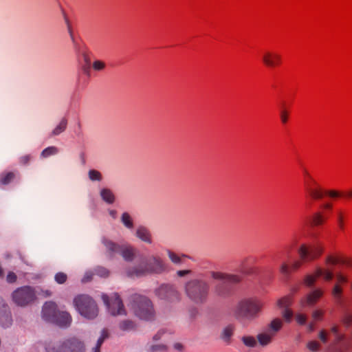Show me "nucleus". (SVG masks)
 Instances as JSON below:
<instances>
[{
    "instance_id": "obj_1",
    "label": "nucleus",
    "mask_w": 352,
    "mask_h": 352,
    "mask_svg": "<svg viewBox=\"0 0 352 352\" xmlns=\"http://www.w3.org/2000/svg\"><path fill=\"white\" fill-rule=\"evenodd\" d=\"M324 252V248L320 244L312 245L301 243L297 253L299 259L289 263L283 261L279 267V272L285 277H289L293 272L298 271L305 263H311L319 258Z\"/></svg>"
},
{
    "instance_id": "obj_2",
    "label": "nucleus",
    "mask_w": 352,
    "mask_h": 352,
    "mask_svg": "<svg viewBox=\"0 0 352 352\" xmlns=\"http://www.w3.org/2000/svg\"><path fill=\"white\" fill-rule=\"evenodd\" d=\"M324 264V267L318 266L311 274L305 276L303 283L306 286L313 287L320 278L326 282L331 281L334 278L333 267L338 265H349V260L340 253L335 252L325 256Z\"/></svg>"
},
{
    "instance_id": "obj_3",
    "label": "nucleus",
    "mask_w": 352,
    "mask_h": 352,
    "mask_svg": "<svg viewBox=\"0 0 352 352\" xmlns=\"http://www.w3.org/2000/svg\"><path fill=\"white\" fill-rule=\"evenodd\" d=\"M185 290L191 300L197 304H202L208 299L210 286L204 280L195 279L186 283Z\"/></svg>"
},
{
    "instance_id": "obj_4",
    "label": "nucleus",
    "mask_w": 352,
    "mask_h": 352,
    "mask_svg": "<svg viewBox=\"0 0 352 352\" xmlns=\"http://www.w3.org/2000/svg\"><path fill=\"white\" fill-rule=\"evenodd\" d=\"M73 302L78 313L87 319H94L98 314L96 302L87 295H78L74 298Z\"/></svg>"
},
{
    "instance_id": "obj_5",
    "label": "nucleus",
    "mask_w": 352,
    "mask_h": 352,
    "mask_svg": "<svg viewBox=\"0 0 352 352\" xmlns=\"http://www.w3.org/2000/svg\"><path fill=\"white\" fill-rule=\"evenodd\" d=\"M303 187L306 197L312 201L324 197L325 190L307 170L303 171Z\"/></svg>"
},
{
    "instance_id": "obj_6",
    "label": "nucleus",
    "mask_w": 352,
    "mask_h": 352,
    "mask_svg": "<svg viewBox=\"0 0 352 352\" xmlns=\"http://www.w3.org/2000/svg\"><path fill=\"white\" fill-rule=\"evenodd\" d=\"M165 270V265L159 257H152L147 263H141L133 270H129L126 274L131 277H139L149 273H160Z\"/></svg>"
},
{
    "instance_id": "obj_7",
    "label": "nucleus",
    "mask_w": 352,
    "mask_h": 352,
    "mask_svg": "<svg viewBox=\"0 0 352 352\" xmlns=\"http://www.w3.org/2000/svg\"><path fill=\"white\" fill-rule=\"evenodd\" d=\"M263 302L256 298L242 300L236 307V314L240 317L254 318L262 310Z\"/></svg>"
},
{
    "instance_id": "obj_8",
    "label": "nucleus",
    "mask_w": 352,
    "mask_h": 352,
    "mask_svg": "<svg viewBox=\"0 0 352 352\" xmlns=\"http://www.w3.org/2000/svg\"><path fill=\"white\" fill-rule=\"evenodd\" d=\"M133 309L139 318L144 320H151L154 316L153 305L147 298L135 294L133 297Z\"/></svg>"
},
{
    "instance_id": "obj_9",
    "label": "nucleus",
    "mask_w": 352,
    "mask_h": 352,
    "mask_svg": "<svg viewBox=\"0 0 352 352\" xmlns=\"http://www.w3.org/2000/svg\"><path fill=\"white\" fill-rule=\"evenodd\" d=\"M12 296L14 303L21 307L27 306L36 299V290L30 286L18 288L12 293Z\"/></svg>"
},
{
    "instance_id": "obj_10",
    "label": "nucleus",
    "mask_w": 352,
    "mask_h": 352,
    "mask_svg": "<svg viewBox=\"0 0 352 352\" xmlns=\"http://www.w3.org/2000/svg\"><path fill=\"white\" fill-rule=\"evenodd\" d=\"M210 276L213 279L223 282V284L217 285L215 288V292L219 296H223L226 294L224 286L225 283L235 284L239 283L242 280V276L240 275L227 274L221 272H211Z\"/></svg>"
},
{
    "instance_id": "obj_11",
    "label": "nucleus",
    "mask_w": 352,
    "mask_h": 352,
    "mask_svg": "<svg viewBox=\"0 0 352 352\" xmlns=\"http://www.w3.org/2000/svg\"><path fill=\"white\" fill-rule=\"evenodd\" d=\"M102 243L110 255L115 253H120L126 261L132 260L135 255V250L131 246L125 245L121 247L106 238L102 239Z\"/></svg>"
},
{
    "instance_id": "obj_12",
    "label": "nucleus",
    "mask_w": 352,
    "mask_h": 352,
    "mask_svg": "<svg viewBox=\"0 0 352 352\" xmlns=\"http://www.w3.org/2000/svg\"><path fill=\"white\" fill-rule=\"evenodd\" d=\"M334 277H336V282L331 289V295L335 302L338 305H341L343 303L344 290L342 285L347 283L349 278L347 275L342 272H337L336 274H334Z\"/></svg>"
},
{
    "instance_id": "obj_13",
    "label": "nucleus",
    "mask_w": 352,
    "mask_h": 352,
    "mask_svg": "<svg viewBox=\"0 0 352 352\" xmlns=\"http://www.w3.org/2000/svg\"><path fill=\"white\" fill-rule=\"evenodd\" d=\"M102 300L106 304L109 312L111 315L117 316L125 314L124 305L118 294H114L111 297L104 294L102 295Z\"/></svg>"
},
{
    "instance_id": "obj_14",
    "label": "nucleus",
    "mask_w": 352,
    "mask_h": 352,
    "mask_svg": "<svg viewBox=\"0 0 352 352\" xmlns=\"http://www.w3.org/2000/svg\"><path fill=\"white\" fill-rule=\"evenodd\" d=\"M261 61L268 68H276L282 65L283 57L278 51L266 50L262 53Z\"/></svg>"
},
{
    "instance_id": "obj_15",
    "label": "nucleus",
    "mask_w": 352,
    "mask_h": 352,
    "mask_svg": "<svg viewBox=\"0 0 352 352\" xmlns=\"http://www.w3.org/2000/svg\"><path fill=\"white\" fill-rule=\"evenodd\" d=\"M157 295L162 299H166L170 301L178 300L179 294L176 289L170 285H163L157 290Z\"/></svg>"
},
{
    "instance_id": "obj_16",
    "label": "nucleus",
    "mask_w": 352,
    "mask_h": 352,
    "mask_svg": "<svg viewBox=\"0 0 352 352\" xmlns=\"http://www.w3.org/2000/svg\"><path fill=\"white\" fill-rule=\"evenodd\" d=\"M292 301V295L284 296L277 301V307L283 309V316L287 322H290L293 317V311L289 309Z\"/></svg>"
},
{
    "instance_id": "obj_17",
    "label": "nucleus",
    "mask_w": 352,
    "mask_h": 352,
    "mask_svg": "<svg viewBox=\"0 0 352 352\" xmlns=\"http://www.w3.org/2000/svg\"><path fill=\"white\" fill-rule=\"evenodd\" d=\"M324 293V292L322 288H317L313 290L301 299V306L304 307L314 305L323 296Z\"/></svg>"
},
{
    "instance_id": "obj_18",
    "label": "nucleus",
    "mask_w": 352,
    "mask_h": 352,
    "mask_svg": "<svg viewBox=\"0 0 352 352\" xmlns=\"http://www.w3.org/2000/svg\"><path fill=\"white\" fill-rule=\"evenodd\" d=\"M43 317L49 322H54L56 320V316H58L59 310L55 302L49 301L46 302L43 307Z\"/></svg>"
},
{
    "instance_id": "obj_19",
    "label": "nucleus",
    "mask_w": 352,
    "mask_h": 352,
    "mask_svg": "<svg viewBox=\"0 0 352 352\" xmlns=\"http://www.w3.org/2000/svg\"><path fill=\"white\" fill-rule=\"evenodd\" d=\"M349 220L348 212L344 209H338L336 212L335 221L339 232H344Z\"/></svg>"
},
{
    "instance_id": "obj_20",
    "label": "nucleus",
    "mask_w": 352,
    "mask_h": 352,
    "mask_svg": "<svg viewBox=\"0 0 352 352\" xmlns=\"http://www.w3.org/2000/svg\"><path fill=\"white\" fill-rule=\"evenodd\" d=\"M64 343L68 352H85L84 344L76 338L64 340Z\"/></svg>"
},
{
    "instance_id": "obj_21",
    "label": "nucleus",
    "mask_w": 352,
    "mask_h": 352,
    "mask_svg": "<svg viewBox=\"0 0 352 352\" xmlns=\"http://www.w3.org/2000/svg\"><path fill=\"white\" fill-rule=\"evenodd\" d=\"M45 349L46 352H68L65 348L64 340H58L56 338L47 342Z\"/></svg>"
},
{
    "instance_id": "obj_22",
    "label": "nucleus",
    "mask_w": 352,
    "mask_h": 352,
    "mask_svg": "<svg viewBox=\"0 0 352 352\" xmlns=\"http://www.w3.org/2000/svg\"><path fill=\"white\" fill-rule=\"evenodd\" d=\"M328 218V215L322 211L315 212L311 218V225L316 228L322 227L327 222Z\"/></svg>"
},
{
    "instance_id": "obj_23",
    "label": "nucleus",
    "mask_w": 352,
    "mask_h": 352,
    "mask_svg": "<svg viewBox=\"0 0 352 352\" xmlns=\"http://www.w3.org/2000/svg\"><path fill=\"white\" fill-rule=\"evenodd\" d=\"M56 319L53 323L57 324L60 327H67L72 322V316L67 311H59L58 316H56Z\"/></svg>"
},
{
    "instance_id": "obj_24",
    "label": "nucleus",
    "mask_w": 352,
    "mask_h": 352,
    "mask_svg": "<svg viewBox=\"0 0 352 352\" xmlns=\"http://www.w3.org/2000/svg\"><path fill=\"white\" fill-rule=\"evenodd\" d=\"M248 258H245L241 263L239 271L245 275H254L257 274V268L253 266H248L247 262Z\"/></svg>"
},
{
    "instance_id": "obj_25",
    "label": "nucleus",
    "mask_w": 352,
    "mask_h": 352,
    "mask_svg": "<svg viewBox=\"0 0 352 352\" xmlns=\"http://www.w3.org/2000/svg\"><path fill=\"white\" fill-rule=\"evenodd\" d=\"M275 336L267 329L258 335V340L262 346L270 344Z\"/></svg>"
},
{
    "instance_id": "obj_26",
    "label": "nucleus",
    "mask_w": 352,
    "mask_h": 352,
    "mask_svg": "<svg viewBox=\"0 0 352 352\" xmlns=\"http://www.w3.org/2000/svg\"><path fill=\"white\" fill-rule=\"evenodd\" d=\"M282 320L280 318H275L270 322L267 330L270 331L274 336H276L277 332L282 328Z\"/></svg>"
},
{
    "instance_id": "obj_27",
    "label": "nucleus",
    "mask_w": 352,
    "mask_h": 352,
    "mask_svg": "<svg viewBox=\"0 0 352 352\" xmlns=\"http://www.w3.org/2000/svg\"><path fill=\"white\" fill-rule=\"evenodd\" d=\"M136 234L137 236L142 240L148 243L151 242L150 233L146 228H138Z\"/></svg>"
},
{
    "instance_id": "obj_28",
    "label": "nucleus",
    "mask_w": 352,
    "mask_h": 352,
    "mask_svg": "<svg viewBox=\"0 0 352 352\" xmlns=\"http://www.w3.org/2000/svg\"><path fill=\"white\" fill-rule=\"evenodd\" d=\"M101 197L104 201L109 204H112L115 200V197L112 191L108 188H104L100 192Z\"/></svg>"
},
{
    "instance_id": "obj_29",
    "label": "nucleus",
    "mask_w": 352,
    "mask_h": 352,
    "mask_svg": "<svg viewBox=\"0 0 352 352\" xmlns=\"http://www.w3.org/2000/svg\"><path fill=\"white\" fill-rule=\"evenodd\" d=\"M135 328V324L130 320H125L120 322L119 329L122 331H129Z\"/></svg>"
},
{
    "instance_id": "obj_30",
    "label": "nucleus",
    "mask_w": 352,
    "mask_h": 352,
    "mask_svg": "<svg viewBox=\"0 0 352 352\" xmlns=\"http://www.w3.org/2000/svg\"><path fill=\"white\" fill-rule=\"evenodd\" d=\"M341 322L346 328L350 327L352 324V311H346L342 317Z\"/></svg>"
},
{
    "instance_id": "obj_31",
    "label": "nucleus",
    "mask_w": 352,
    "mask_h": 352,
    "mask_svg": "<svg viewBox=\"0 0 352 352\" xmlns=\"http://www.w3.org/2000/svg\"><path fill=\"white\" fill-rule=\"evenodd\" d=\"M15 177L14 172H5L0 175V182L3 184H8Z\"/></svg>"
},
{
    "instance_id": "obj_32",
    "label": "nucleus",
    "mask_w": 352,
    "mask_h": 352,
    "mask_svg": "<svg viewBox=\"0 0 352 352\" xmlns=\"http://www.w3.org/2000/svg\"><path fill=\"white\" fill-rule=\"evenodd\" d=\"M168 256H169L170 259L173 263H175L176 264L182 263L184 261V259L186 258H187V256L186 255L179 256V254L175 253L170 250H168Z\"/></svg>"
},
{
    "instance_id": "obj_33",
    "label": "nucleus",
    "mask_w": 352,
    "mask_h": 352,
    "mask_svg": "<svg viewBox=\"0 0 352 352\" xmlns=\"http://www.w3.org/2000/svg\"><path fill=\"white\" fill-rule=\"evenodd\" d=\"M324 196H327L333 199H337L343 197V192L334 189H329L325 190Z\"/></svg>"
},
{
    "instance_id": "obj_34",
    "label": "nucleus",
    "mask_w": 352,
    "mask_h": 352,
    "mask_svg": "<svg viewBox=\"0 0 352 352\" xmlns=\"http://www.w3.org/2000/svg\"><path fill=\"white\" fill-rule=\"evenodd\" d=\"M58 152V148L56 146H50L44 149L41 153V157L46 158L51 155H56Z\"/></svg>"
},
{
    "instance_id": "obj_35",
    "label": "nucleus",
    "mask_w": 352,
    "mask_h": 352,
    "mask_svg": "<svg viewBox=\"0 0 352 352\" xmlns=\"http://www.w3.org/2000/svg\"><path fill=\"white\" fill-rule=\"evenodd\" d=\"M67 124V120L63 119L60 122L58 125L52 131V135H57L61 133L62 132H63L66 129Z\"/></svg>"
},
{
    "instance_id": "obj_36",
    "label": "nucleus",
    "mask_w": 352,
    "mask_h": 352,
    "mask_svg": "<svg viewBox=\"0 0 352 352\" xmlns=\"http://www.w3.org/2000/svg\"><path fill=\"white\" fill-rule=\"evenodd\" d=\"M109 337V332L107 329H103L102 331L101 337L98 339L97 345L94 349V352H100V348L103 343L104 340Z\"/></svg>"
},
{
    "instance_id": "obj_37",
    "label": "nucleus",
    "mask_w": 352,
    "mask_h": 352,
    "mask_svg": "<svg viewBox=\"0 0 352 352\" xmlns=\"http://www.w3.org/2000/svg\"><path fill=\"white\" fill-rule=\"evenodd\" d=\"M107 65L104 61L96 60L92 63V68L94 71L101 72L105 69Z\"/></svg>"
},
{
    "instance_id": "obj_38",
    "label": "nucleus",
    "mask_w": 352,
    "mask_h": 352,
    "mask_svg": "<svg viewBox=\"0 0 352 352\" xmlns=\"http://www.w3.org/2000/svg\"><path fill=\"white\" fill-rule=\"evenodd\" d=\"M324 310L322 309H317L312 312L311 316L314 320L321 321L324 318Z\"/></svg>"
},
{
    "instance_id": "obj_39",
    "label": "nucleus",
    "mask_w": 352,
    "mask_h": 352,
    "mask_svg": "<svg viewBox=\"0 0 352 352\" xmlns=\"http://www.w3.org/2000/svg\"><path fill=\"white\" fill-rule=\"evenodd\" d=\"M333 205L332 203L329 201L323 202L320 205V209L322 212L326 213L328 215V213L331 212L333 210Z\"/></svg>"
},
{
    "instance_id": "obj_40",
    "label": "nucleus",
    "mask_w": 352,
    "mask_h": 352,
    "mask_svg": "<svg viewBox=\"0 0 352 352\" xmlns=\"http://www.w3.org/2000/svg\"><path fill=\"white\" fill-rule=\"evenodd\" d=\"M307 347L311 351L316 352L320 350V344L319 342L316 340H311L309 341L307 344Z\"/></svg>"
},
{
    "instance_id": "obj_41",
    "label": "nucleus",
    "mask_w": 352,
    "mask_h": 352,
    "mask_svg": "<svg viewBox=\"0 0 352 352\" xmlns=\"http://www.w3.org/2000/svg\"><path fill=\"white\" fill-rule=\"evenodd\" d=\"M122 221L123 223L129 228H133V221L130 217V215L124 212L122 216Z\"/></svg>"
},
{
    "instance_id": "obj_42",
    "label": "nucleus",
    "mask_w": 352,
    "mask_h": 352,
    "mask_svg": "<svg viewBox=\"0 0 352 352\" xmlns=\"http://www.w3.org/2000/svg\"><path fill=\"white\" fill-rule=\"evenodd\" d=\"M55 280L58 284H63L67 279V276L63 272H58L55 275Z\"/></svg>"
},
{
    "instance_id": "obj_43",
    "label": "nucleus",
    "mask_w": 352,
    "mask_h": 352,
    "mask_svg": "<svg viewBox=\"0 0 352 352\" xmlns=\"http://www.w3.org/2000/svg\"><path fill=\"white\" fill-rule=\"evenodd\" d=\"M243 343L248 346H255L256 344V340L254 337L245 336L243 338Z\"/></svg>"
},
{
    "instance_id": "obj_44",
    "label": "nucleus",
    "mask_w": 352,
    "mask_h": 352,
    "mask_svg": "<svg viewBox=\"0 0 352 352\" xmlns=\"http://www.w3.org/2000/svg\"><path fill=\"white\" fill-rule=\"evenodd\" d=\"M329 333L327 330L322 329L320 331L318 337L321 342L325 344L329 340Z\"/></svg>"
},
{
    "instance_id": "obj_45",
    "label": "nucleus",
    "mask_w": 352,
    "mask_h": 352,
    "mask_svg": "<svg viewBox=\"0 0 352 352\" xmlns=\"http://www.w3.org/2000/svg\"><path fill=\"white\" fill-rule=\"evenodd\" d=\"M289 113L286 109H282L280 113V118L283 124H286L289 119Z\"/></svg>"
},
{
    "instance_id": "obj_46",
    "label": "nucleus",
    "mask_w": 352,
    "mask_h": 352,
    "mask_svg": "<svg viewBox=\"0 0 352 352\" xmlns=\"http://www.w3.org/2000/svg\"><path fill=\"white\" fill-rule=\"evenodd\" d=\"M89 176L90 179L91 180H100L101 179V174L100 172L96 170H91L89 173Z\"/></svg>"
},
{
    "instance_id": "obj_47",
    "label": "nucleus",
    "mask_w": 352,
    "mask_h": 352,
    "mask_svg": "<svg viewBox=\"0 0 352 352\" xmlns=\"http://www.w3.org/2000/svg\"><path fill=\"white\" fill-rule=\"evenodd\" d=\"M233 327L232 326L227 327L223 331V338L226 340H228L229 338L231 337V336L233 333Z\"/></svg>"
},
{
    "instance_id": "obj_48",
    "label": "nucleus",
    "mask_w": 352,
    "mask_h": 352,
    "mask_svg": "<svg viewBox=\"0 0 352 352\" xmlns=\"http://www.w3.org/2000/svg\"><path fill=\"white\" fill-rule=\"evenodd\" d=\"M36 295L43 298H47L52 295V292L48 289H41L39 291H36Z\"/></svg>"
},
{
    "instance_id": "obj_49",
    "label": "nucleus",
    "mask_w": 352,
    "mask_h": 352,
    "mask_svg": "<svg viewBox=\"0 0 352 352\" xmlns=\"http://www.w3.org/2000/svg\"><path fill=\"white\" fill-rule=\"evenodd\" d=\"M295 318L296 322L300 324H304L307 321V316L303 314H296Z\"/></svg>"
},
{
    "instance_id": "obj_50",
    "label": "nucleus",
    "mask_w": 352,
    "mask_h": 352,
    "mask_svg": "<svg viewBox=\"0 0 352 352\" xmlns=\"http://www.w3.org/2000/svg\"><path fill=\"white\" fill-rule=\"evenodd\" d=\"M32 159V157L30 155H25L20 157L19 162L22 165H28Z\"/></svg>"
},
{
    "instance_id": "obj_51",
    "label": "nucleus",
    "mask_w": 352,
    "mask_h": 352,
    "mask_svg": "<svg viewBox=\"0 0 352 352\" xmlns=\"http://www.w3.org/2000/svg\"><path fill=\"white\" fill-rule=\"evenodd\" d=\"M6 279L8 283H14L16 280V275L14 272H9Z\"/></svg>"
},
{
    "instance_id": "obj_52",
    "label": "nucleus",
    "mask_w": 352,
    "mask_h": 352,
    "mask_svg": "<svg viewBox=\"0 0 352 352\" xmlns=\"http://www.w3.org/2000/svg\"><path fill=\"white\" fill-rule=\"evenodd\" d=\"M93 274L91 272H87L82 278L83 283H87L92 279Z\"/></svg>"
},
{
    "instance_id": "obj_53",
    "label": "nucleus",
    "mask_w": 352,
    "mask_h": 352,
    "mask_svg": "<svg viewBox=\"0 0 352 352\" xmlns=\"http://www.w3.org/2000/svg\"><path fill=\"white\" fill-rule=\"evenodd\" d=\"M98 274L101 276H107L109 274L108 271L104 268H100L98 270Z\"/></svg>"
},
{
    "instance_id": "obj_54",
    "label": "nucleus",
    "mask_w": 352,
    "mask_h": 352,
    "mask_svg": "<svg viewBox=\"0 0 352 352\" xmlns=\"http://www.w3.org/2000/svg\"><path fill=\"white\" fill-rule=\"evenodd\" d=\"M190 273V270H179L177 272V275L179 276H184L185 275H187Z\"/></svg>"
},
{
    "instance_id": "obj_55",
    "label": "nucleus",
    "mask_w": 352,
    "mask_h": 352,
    "mask_svg": "<svg viewBox=\"0 0 352 352\" xmlns=\"http://www.w3.org/2000/svg\"><path fill=\"white\" fill-rule=\"evenodd\" d=\"M165 349H166V346L164 345H159V346H153V351H158V350L163 351Z\"/></svg>"
},
{
    "instance_id": "obj_56",
    "label": "nucleus",
    "mask_w": 352,
    "mask_h": 352,
    "mask_svg": "<svg viewBox=\"0 0 352 352\" xmlns=\"http://www.w3.org/2000/svg\"><path fill=\"white\" fill-rule=\"evenodd\" d=\"M163 333L162 331H160L155 336L153 337V339L155 340H157L160 338L161 335Z\"/></svg>"
},
{
    "instance_id": "obj_57",
    "label": "nucleus",
    "mask_w": 352,
    "mask_h": 352,
    "mask_svg": "<svg viewBox=\"0 0 352 352\" xmlns=\"http://www.w3.org/2000/svg\"><path fill=\"white\" fill-rule=\"evenodd\" d=\"M182 348H183V346L179 343H177L175 344V349H176L177 350L182 351Z\"/></svg>"
},
{
    "instance_id": "obj_58",
    "label": "nucleus",
    "mask_w": 352,
    "mask_h": 352,
    "mask_svg": "<svg viewBox=\"0 0 352 352\" xmlns=\"http://www.w3.org/2000/svg\"><path fill=\"white\" fill-rule=\"evenodd\" d=\"M346 196L349 198L352 197V190L347 193Z\"/></svg>"
},
{
    "instance_id": "obj_59",
    "label": "nucleus",
    "mask_w": 352,
    "mask_h": 352,
    "mask_svg": "<svg viewBox=\"0 0 352 352\" xmlns=\"http://www.w3.org/2000/svg\"><path fill=\"white\" fill-rule=\"evenodd\" d=\"M314 329V324H311L310 326H309V330L310 331H313Z\"/></svg>"
},
{
    "instance_id": "obj_60",
    "label": "nucleus",
    "mask_w": 352,
    "mask_h": 352,
    "mask_svg": "<svg viewBox=\"0 0 352 352\" xmlns=\"http://www.w3.org/2000/svg\"><path fill=\"white\" fill-rule=\"evenodd\" d=\"M6 320H8V323H10V317H9V316H8V315H6Z\"/></svg>"
},
{
    "instance_id": "obj_61",
    "label": "nucleus",
    "mask_w": 352,
    "mask_h": 352,
    "mask_svg": "<svg viewBox=\"0 0 352 352\" xmlns=\"http://www.w3.org/2000/svg\"><path fill=\"white\" fill-rule=\"evenodd\" d=\"M83 69H84L85 72H86V73L89 72V68L88 67H84Z\"/></svg>"
},
{
    "instance_id": "obj_62",
    "label": "nucleus",
    "mask_w": 352,
    "mask_h": 352,
    "mask_svg": "<svg viewBox=\"0 0 352 352\" xmlns=\"http://www.w3.org/2000/svg\"><path fill=\"white\" fill-rule=\"evenodd\" d=\"M68 29H69V32L71 36H72V30H71L70 27H68Z\"/></svg>"
},
{
    "instance_id": "obj_63",
    "label": "nucleus",
    "mask_w": 352,
    "mask_h": 352,
    "mask_svg": "<svg viewBox=\"0 0 352 352\" xmlns=\"http://www.w3.org/2000/svg\"><path fill=\"white\" fill-rule=\"evenodd\" d=\"M111 213V214H112L113 216H114L115 212H113V211H112Z\"/></svg>"
},
{
    "instance_id": "obj_64",
    "label": "nucleus",
    "mask_w": 352,
    "mask_h": 352,
    "mask_svg": "<svg viewBox=\"0 0 352 352\" xmlns=\"http://www.w3.org/2000/svg\"><path fill=\"white\" fill-rule=\"evenodd\" d=\"M0 322H1V318L0 317Z\"/></svg>"
}]
</instances>
